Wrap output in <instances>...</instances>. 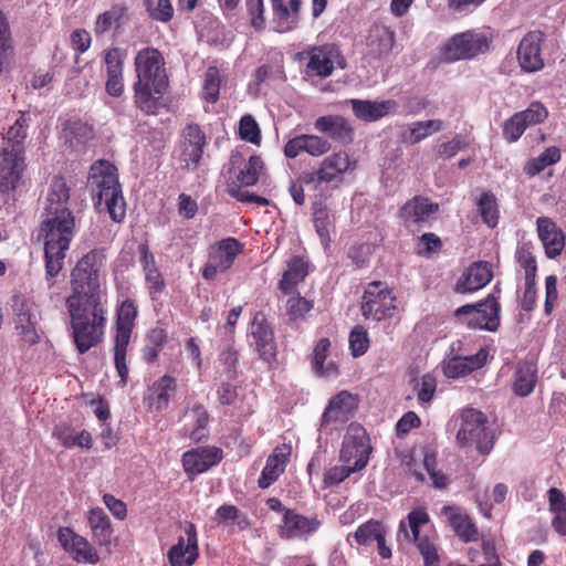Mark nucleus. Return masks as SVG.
Segmentation results:
<instances>
[{"instance_id":"43","label":"nucleus","mask_w":566,"mask_h":566,"mask_svg":"<svg viewBox=\"0 0 566 566\" xmlns=\"http://www.w3.org/2000/svg\"><path fill=\"white\" fill-rule=\"evenodd\" d=\"M562 158L560 149L556 146L547 147L542 154L537 157L528 159L524 167L523 171L528 177H534L542 172L546 167L558 163Z\"/></svg>"},{"instance_id":"57","label":"nucleus","mask_w":566,"mask_h":566,"mask_svg":"<svg viewBox=\"0 0 566 566\" xmlns=\"http://www.w3.org/2000/svg\"><path fill=\"white\" fill-rule=\"evenodd\" d=\"M240 138L254 145L261 143V130L259 124L251 115H244L239 124Z\"/></svg>"},{"instance_id":"58","label":"nucleus","mask_w":566,"mask_h":566,"mask_svg":"<svg viewBox=\"0 0 566 566\" xmlns=\"http://www.w3.org/2000/svg\"><path fill=\"white\" fill-rule=\"evenodd\" d=\"M521 114L515 113L504 122L503 138L509 143H515L526 130L525 119H522Z\"/></svg>"},{"instance_id":"53","label":"nucleus","mask_w":566,"mask_h":566,"mask_svg":"<svg viewBox=\"0 0 566 566\" xmlns=\"http://www.w3.org/2000/svg\"><path fill=\"white\" fill-rule=\"evenodd\" d=\"M144 3L153 20L166 23L174 17V8L170 0H144Z\"/></svg>"},{"instance_id":"52","label":"nucleus","mask_w":566,"mask_h":566,"mask_svg":"<svg viewBox=\"0 0 566 566\" xmlns=\"http://www.w3.org/2000/svg\"><path fill=\"white\" fill-rule=\"evenodd\" d=\"M331 346L328 338H321L313 350V363L315 371L319 375L329 376L337 373V368L334 364H331L327 368L324 367L327 358V353Z\"/></svg>"},{"instance_id":"16","label":"nucleus","mask_w":566,"mask_h":566,"mask_svg":"<svg viewBox=\"0 0 566 566\" xmlns=\"http://www.w3.org/2000/svg\"><path fill=\"white\" fill-rule=\"evenodd\" d=\"M546 36L541 30L528 31L517 46V61L521 69L527 73H535L544 69L542 44Z\"/></svg>"},{"instance_id":"27","label":"nucleus","mask_w":566,"mask_h":566,"mask_svg":"<svg viewBox=\"0 0 566 566\" xmlns=\"http://www.w3.org/2000/svg\"><path fill=\"white\" fill-rule=\"evenodd\" d=\"M492 277V266L489 262H473L458 280L454 292L460 294L475 292L488 285Z\"/></svg>"},{"instance_id":"5","label":"nucleus","mask_w":566,"mask_h":566,"mask_svg":"<svg viewBox=\"0 0 566 566\" xmlns=\"http://www.w3.org/2000/svg\"><path fill=\"white\" fill-rule=\"evenodd\" d=\"M488 417L474 408H465L454 415L448 422V429L455 430V441L460 448L475 444L481 454H489L493 449L495 437L488 427Z\"/></svg>"},{"instance_id":"25","label":"nucleus","mask_w":566,"mask_h":566,"mask_svg":"<svg viewBox=\"0 0 566 566\" xmlns=\"http://www.w3.org/2000/svg\"><path fill=\"white\" fill-rule=\"evenodd\" d=\"M536 229L545 254L548 259H555L562 254L565 248V234L562 228L548 217H538L536 219Z\"/></svg>"},{"instance_id":"56","label":"nucleus","mask_w":566,"mask_h":566,"mask_svg":"<svg viewBox=\"0 0 566 566\" xmlns=\"http://www.w3.org/2000/svg\"><path fill=\"white\" fill-rule=\"evenodd\" d=\"M442 249V241L439 235L433 232H426L418 238L416 252L420 256H431L440 252Z\"/></svg>"},{"instance_id":"23","label":"nucleus","mask_w":566,"mask_h":566,"mask_svg":"<svg viewBox=\"0 0 566 566\" xmlns=\"http://www.w3.org/2000/svg\"><path fill=\"white\" fill-rule=\"evenodd\" d=\"M395 42L394 30L385 24L375 23L366 36V56L373 60L385 59L391 53Z\"/></svg>"},{"instance_id":"21","label":"nucleus","mask_w":566,"mask_h":566,"mask_svg":"<svg viewBox=\"0 0 566 566\" xmlns=\"http://www.w3.org/2000/svg\"><path fill=\"white\" fill-rule=\"evenodd\" d=\"M439 203L429 198L415 196L407 200L398 211V218L406 228L421 227L432 214L439 211Z\"/></svg>"},{"instance_id":"42","label":"nucleus","mask_w":566,"mask_h":566,"mask_svg":"<svg viewBox=\"0 0 566 566\" xmlns=\"http://www.w3.org/2000/svg\"><path fill=\"white\" fill-rule=\"evenodd\" d=\"M443 127L441 119L419 120L409 125L408 134L402 135V140L411 145L418 144L428 136L440 132Z\"/></svg>"},{"instance_id":"15","label":"nucleus","mask_w":566,"mask_h":566,"mask_svg":"<svg viewBox=\"0 0 566 566\" xmlns=\"http://www.w3.org/2000/svg\"><path fill=\"white\" fill-rule=\"evenodd\" d=\"M12 307L18 335L30 346L38 344L41 337L38 332L39 314L35 304L23 296H14Z\"/></svg>"},{"instance_id":"54","label":"nucleus","mask_w":566,"mask_h":566,"mask_svg":"<svg viewBox=\"0 0 566 566\" xmlns=\"http://www.w3.org/2000/svg\"><path fill=\"white\" fill-rule=\"evenodd\" d=\"M314 307L313 301L302 297L300 294L291 296L286 301V314L291 321L304 319Z\"/></svg>"},{"instance_id":"29","label":"nucleus","mask_w":566,"mask_h":566,"mask_svg":"<svg viewBox=\"0 0 566 566\" xmlns=\"http://www.w3.org/2000/svg\"><path fill=\"white\" fill-rule=\"evenodd\" d=\"M291 452L292 448L286 443L274 448L272 453L268 457L265 467L259 476V488L268 489L280 478L290 461Z\"/></svg>"},{"instance_id":"13","label":"nucleus","mask_w":566,"mask_h":566,"mask_svg":"<svg viewBox=\"0 0 566 566\" xmlns=\"http://www.w3.org/2000/svg\"><path fill=\"white\" fill-rule=\"evenodd\" d=\"M491 39L482 33L465 31L453 35L443 48L447 60L472 59L489 50Z\"/></svg>"},{"instance_id":"32","label":"nucleus","mask_w":566,"mask_h":566,"mask_svg":"<svg viewBox=\"0 0 566 566\" xmlns=\"http://www.w3.org/2000/svg\"><path fill=\"white\" fill-rule=\"evenodd\" d=\"M314 127L317 132L326 134L331 139L342 144L353 140L354 128L349 122L339 115H325L316 118Z\"/></svg>"},{"instance_id":"64","label":"nucleus","mask_w":566,"mask_h":566,"mask_svg":"<svg viewBox=\"0 0 566 566\" xmlns=\"http://www.w3.org/2000/svg\"><path fill=\"white\" fill-rule=\"evenodd\" d=\"M468 147L465 137L461 134H457L452 139L442 143L438 147V156L443 159H450L454 157L460 150Z\"/></svg>"},{"instance_id":"12","label":"nucleus","mask_w":566,"mask_h":566,"mask_svg":"<svg viewBox=\"0 0 566 566\" xmlns=\"http://www.w3.org/2000/svg\"><path fill=\"white\" fill-rule=\"evenodd\" d=\"M371 451L370 439L365 428L358 423H350L342 443L339 461L363 470L369 461Z\"/></svg>"},{"instance_id":"38","label":"nucleus","mask_w":566,"mask_h":566,"mask_svg":"<svg viewBox=\"0 0 566 566\" xmlns=\"http://www.w3.org/2000/svg\"><path fill=\"white\" fill-rule=\"evenodd\" d=\"M128 8L125 3H116L108 10L99 13L94 24L96 35H102L111 30L118 31L127 19Z\"/></svg>"},{"instance_id":"14","label":"nucleus","mask_w":566,"mask_h":566,"mask_svg":"<svg viewBox=\"0 0 566 566\" xmlns=\"http://www.w3.org/2000/svg\"><path fill=\"white\" fill-rule=\"evenodd\" d=\"M179 161L182 170L193 171L198 168L207 145L205 132L198 124H188L180 135Z\"/></svg>"},{"instance_id":"63","label":"nucleus","mask_w":566,"mask_h":566,"mask_svg":"<svg viewBox=\"0 0 566 566\" xmlns=\"http://www.w3.org/2000/svg\"><path fill=\"white\" fill-rule=\"evenodd\" d=\"M64 130L78 142H85L93 136L92 126L78 118L69 119L64 125Z\"/></svg>"},{"instance_id":"9","label":"nucleus","mask_w":566,"mask_h":566,"mask_svg":"<svg viewBox=\"0 0 566 566\" xmlns=\"http://www.w3.org/2000/svg\"><path fill=\"white\" fill-rule=\"evenodd\" d=\"M501 304L493 294L475 304H465L458 307L454 316L461 318L467 327L471 329H484L496 332L500 326Z\"/></svg>"},{"instance_id":"45","label":"nucleus","mask_w":566,"mask_h":566,"mask_svg":"<svg viewBox=\"0 0 566 566\" xmlns=\"http://www.w3.org/2000/svg\"><path fill=\"white\" fill-rule=\"evenodd\" d=\"M387 531L382 522L369 520L357 527L353 534L358 545L371 546L377 539H381V535H386Z\"/></svg>"},{"instance_id":"39","label":"nucleus","mask_w":566,"mask_h":566,"mask_svg":"<svg viewBox=\"0 0 566 566\" xmlns=\"http://www.w3.org/2000/svg\"><path fill=\"white\" fill-rule=\"evenodd\" d=\"M88 524L92 536L101 546H107L112 542L113 527L109 517L103 509H92L88 513Z\"/></svg>"},{"instance_id":"35","label":"nucleus","mask_w":566,"mask_h":566,"mask_svg":"<svg viewBox=\"0 0 566 566\" xmlns=\"http://www.w3.org/2000/svg\"><path fill=\"white\" fill-rule=\"evenodd\" d=\"M442 513L448 517L449 525L462 542L470 543L479 539V530L468 514L453 506H443Z\"/></svg>"},{"instance_id":"28","label":"nucleus","mask_w":566,"mask_h":566,"mask_svg":"<svg viewBox=\"0 0 566 566\" xmlns=\"http://www.w3.org/2000/svg\"><path fill=\"white\" fill-rule=\"evenodd\" d=\"M138 253L149 296L155 301L165 291L166 281L156 264L155 255L149 251L146 243L138 245Z\"/></svg>"},{"instance_id":"33","label":"nucleus","mask_w":566,"mask_h":566,"mask_svg":"<svg viewBox=\"0 0 566 566\" xmlns=\"http://www.w3.org/2000/svg\"><path fill=\"white\" fill-rule=\"evenodd\" d=\"M488 350L481 348L476 354L471 356H454L443 364V374L448 378L457 379L471 374L483 367L488 359Z\"/></svg>"},{"instance_id":"26","label":"nucleus","mask_w":566,"mask_h":566,"mask_svg":"<svg viewBox=\"0 0 566 566\" xmlns=\"http://www.w3.org/2000/svg\"><path fill=\"white\" fill-rule=\"evenodd\" d=\"M251 334L260 358L269 363L273 360L276 355L274 333L269 325L264 313L258 312L254 315L251 325Z\"/></svg>"},{"instance_id":"36","label":"nucleus","mask_w":566,"mask_h":566,"mask_svg":"<svg viewBox=\"0 0 566 566\" xmlns=\"http://www.w3.org/2000/svg\"><path fill=\"white\" fill-rule=\"evenodd\" d=\"M537 384V366L531 360H521L513 375L512 390L517 397L530 396Z\"/></svg>"},{"instance_id":"37","label":"nucleus","mask_w":566,"mask_h":566,"mask_svg":"<svg viewBox=\"0 0 566 566\" xmlns=\"http://www.w3.org/2000/svg\"><path fill=\"white\" fill-rule=\"evenodd\" d=\"M271 6L273 20L280 32H287L296 28L301 0H289V4H285L283 0H271Z\"/></svg>"},{"instance_id":"10","label":"nucleus","mask_w":566,"mask_h":566,"mask_svg":"<svg viewBox=\"0 0 566 566\" xmlns=\"http://www.w3.org/2000/svg\"><path fill=\"white\" fill-rule=\"evenodd\" d=\"M244 245L235 238H224L208 248V260L201 275L212 282L219 273H226L234 264L235 259L243 252Z\"/></svg>"},{"instance_id":"8","label":"nucleus","mask_w":566,"mask_h":566,"mask_svg":"<svg viewBox=\"0 0 566 566\" xmlns=\"http://www.w3.org/2000/svg\"><path fill=\"white\" fill-rule=\"evenodd\" d=\"M360 310L366 319L380 322L391 318L397 310L396 296L387 283L373 281L365 287Z\"/></svg>"},{"instance_id":"20","label":"nucleus","mask_w":566,"mask_h":566,"mask_svg":"<svg viewBox=\"0 0 566 566\" xmlns=\"http://www.w3.org/2000/svg\"><path fill=\"white\" fill-rule=\"evenodd\" d=\"M25 170V156L0 153V195L14 192L23 184Z\"/></svg>"},{"instance_id":"46","label":"nucleus","mask_w":566,"mask_h":566,"mask_svg":"<svg viewBox=\"0 0 566 566\" xmlns=\"http://www.w3.org/2000/svg\"><path fill=\"white\" fill-rule=\"evenodd\" d=\"M151 389L155 394L153 405L157 410H164L168 407L171 395L177 390V381L172 376L164 375L154 382Z\"/></svg>"},{"instance_id":"4","label":"nucleus","mask_w":566,"mask_h":566,"mask_svg":"<svg viewBox=\"0 0 566 566\" xmlns=\"http://www.w3.org/2000/svg\"><path fill=\"white\" fill-rule=\"evenodd\" d=\"M88 184L96 205L104 202L111 219L122 222L126 217V202L116 166L104 159L95 161L90 169Z\"/></svg>"},{"instance_id":"19","label":"nucleus","mask_w":566,"mask_h":566,"mask_svg":"<svg viewBox=\"0 0 566 566\" xmlns=\"http://www.w3.org/2000/svg\"><path fill=\"white\" fill-rule=\"evenodd\" d=\"M185 535L179 536L178 542L168 551L167 557L171 566H191L199 556V545L196 525L186 522Z\"/></svg>"},{"instance_id":"50","label":"nucleus","mask_w":566,"mask_h":566,"mask_svg":"<svg viewBox=\"0 0 566 566\" xmlns=\"http://www.w3.org/2000/svg\"><path fill=\"white\" fill-rule=\"evenodd\" d=\"M195 421V427L190 432V439L199 443L208 438L209 412L206 407L199 402L195 403L189 410Z\"/></svg>"},{"instance_id":"59","label":"nucleus","mask_w":566,"mask_h":566,"mask_svg":"<svg viewBox=\"0 0 566 566\" xmlns=\"http://www.w3.org/2000/svg\"><path fill=\"white\" fill-rule=\"evenodd\" d=\"M245 10L250 19L251 27L256 30H263L265 27V7L263 0H245Z\"/></svg>"},{"instance_id":"61","label":"nucleus","mask_w":566,"mask_h":566,"mask_svg":"<svg viewBox=\"0 0 566 566\" xmlns=\"http://www.w3.org/2000/svg\"><path fill=\"white\" fill-rule=\"evenodd\" d=\"M359 471L354 465L349 463H343V465H335L333 468H329L324 473L323 482L325 486H332L339 484L345 479H347L352 473Z\"/></svg>"},{"instance_id":"7","label":"nucleus","mask_w":566,"mask_h":566,"mask_svg":"<svg viewBox=\"0 0 566 566\" xmlns=\"http://www.w3.org/2000/svg\"><path fill=\"white\" fill-rule=\"evenodd\" d=\"M138 308L130 298L124 300L116 310L115 336H114V363L119 385L126 386L128 379L127 348L135 328Z\"/></svg>"},{"instance_id":"55","label":"nucleus","mask_w":566,"mask_h":566,"mask_svg":"<svg viewBox=\"0 0 566 566\" xmlns=\"http://www.w3.org/2000/svg\"><path fill=\"white\" fill-rule=\"evenodd\" d=\"M219 360L223 366L224 373L229 379L238 377L239 352L233 344H227L219 354Z\"/></svg>"},{"instance_id":"49","label":"nucleus","mask_w":566,"mask_h":566,"mask_svg":"<svg viewBox=\"0 0 566 566\" xmlns=\"http://www.w3.org/2000/svg\"><path fill=\"white\" fill-rule=\"evenodd\" d=\"M222 76L220 70L211 65L206 70L201 97L209 104H214L219 99Z\"/></svg>"},{"instance_id":"62","label":"nucleus","mask_w":566,"mask_h":566,"mask_svg":"<svg viewBox=\"0 0 566 566\" xmlns=\"http://www.w3.org/2000/svg\"><path fill=\"white\" fill-rule=\"evenodd\" d=\"M517 113L521 114L522 119H525L526 127L541 124L548 116L547 108L539 102H533L526 109Z\"/></svg>"},{"instance_id":"48","label":"nucleus","mask_w":566,"mask_h":566,"mask_svg":"<svg viewBox=\"0 0 566 566\" xmlns=\"http://www.w3.org/2000/svg\"><path fill=\"white\" fill-rule=\"evenodd\" d=\"M265 169L264 161L259 155H252L237 175L240 186L251 187L258 184Z\"/></svg>"},{"instance_id":"22","label":"nucleus","mask_w":566,"mask_h":566,"mask_svg":"<svg viewBox=\"0 0 566 566\" xmlns=\"http://www.w3.org/2000/svg\"><path fill=\"white\" fill-rule=\"evenodd\" d=\"M322 525L317 516L307 517L294 510L285 511L280 525V535L285 539H306Z\"/></svg>"},{"instance_id":"60","label":"nucleus","mask_w":566,"mask_h":566,"mask_svg":"<svg viewBox=\"0 0 566 566\" xmlns=\"http://www.w3.org/2000/svg\"><path fill=\"white\" fill-rule=\"evenodd\" d=\"M369 347V338L367 331L357 325L353 328L349 335V348L354 357L363 356Z\"/></svg>"},{"instance_id":"2","label":"nucleus","mask_w":566,"mask_h":566,"mask_svg":"<svg viewBox=\"0 0 566 566\" xmlns=\"http://www.w3.org/2000/svg\"><path fill=\"white\" fill-rule=\"evenodd\" d=\"M137 80L133 84L134 104L146 116L159 114L169 86L166 62L158 49L145 48L135 56Z\"/></svg>"},{"instance_id":"3","label":"nucleus","mask_w":566,"mask_h":566,"mask_svg":"<svg viewBox=\"0 0 566 566\" xmlns=\"http://www.w3.org/2000/svg\"><path fill=\"white\" fill-rule=\"evenodd\" d=\"M106 261L105 250L93 249L84 254L71 271V294L66 306L104 305L101 289V271Z\"/></svg>"},{"instance_id":"40","label":"nucleus","mask_w":566,"mask_h":566,"mask_svg":"<svg viewBox=\"0 0 566 566\" xmlns=\"http://www.w3.org/2000/svg\"><path fill=\"white\" fill-rule=\"evenodd\" d=\"M307 275V263L301 256H293L287 262V269L283 273L279 283V287L284 294H289L292 290L304 281Z\"/></svg>"},{"instance_id":"51","label":"nucleus","mask_w":566,"mask_h":566,"mask_svg":"<svg viewBox=\"0 0 566 566\" xmlns=\"http://www.w3.org/2000/svg\"><path fill=\"white\" fill-rule=\"evenodd\" d=\"M53 437L61 440L62 446L65 449H70L73 447L91 449L93 444L92 436L86 430H83L77 434H70L66 433V430L64 428L56 427L53 431Z\"/></svg>"},{"instance_id":"18","label":"nucleus","mask_w":566,"mask_h":566,"mask_svg":"<svg viewBox=\"0 0 566 566\" xmlns=\"http://www.w3.org/2000/svg\"><path fill=\"white\" fill-rule=\"evenodd\" d=\"M57 541L65 552L77 563L95 565L99 562L96 548L70 527H60Z\"/></svg>"},{"instance_id":"47","label":"nucleus","mask_w":566,"mask_h":566,"mask_svg":"<svg viewBox=\"0 0 566 566\" xmlns=\"http://www.w3.org/2000/svg\"><path fill=\"white\" fill-rule=\"evenodd\" d=\"M476 206L483 223L490 228H495L499 223L500 211L497 200L491 191H484L476 201Z\"/></svg>"},{"instance_id":"17","label":"nucleus","mask_w":566,"mask_h":566,"mask_svg":"<svg viewBox=\"0 0 566 566\" xmlns=\"http://www.w3.org/2000/svg\"><path fill=\"white\" fill-rule=\"evenodd\" d=\"M223 459L221 448L198 447L186 451L181 457L182 468L190 480L218 465Z\"/></svg>"},{"instance_id":"41","label":"nucleus","mask_w":566,"mask_h":566,"mask_svg":"<svg viewBox=\"0 0 566 566\" xmlns=\"http://www.w3.org/2000/svg\"><path fill=\"white\" fill-rule=\"evenodd\" d=\"M429 521V514L424 509H415L409 512L407 521L400 522L398 534H402L406 541L418 544L423 538L419 534V527L428 524Z\"/></svg>"},{"instance_id":"6","label":"nucleus","mask_w":566,"mask_h":566,"mask_svg":"<svg viewBox=\"0 0 566 566\" xmlns=\"http://www.w3.org/2000/svg\"><path fill=\"white\" fill-rule=\"evenodd\" d=\"M75 347L80 354L97 346L104 337L106 308L104 305L66 306Z\"/></svg>"},{"instance_id":"1","label":"nucleus","mask_w":566,"mask_h":566,"mask_svg":"<svg viewBox=\"0 0 566 566\" xmlns=\"http://www.w3.org/2000/svg\"><path fill=\"white\" fill-rule=\"evenodd\" d=\"M70 187L63 176H54L45 197L38 240L43 241L44 271L49 289L64 268L75 235V217L69 207Z\"/></svg>"},{"instance_id":"44","label":"nucleus","mask_w":566,"mask_h":566,"mask_svg":"<svg viewBox=\"0 0 566 566\" xmlns=\"http://www.w3.org/2000/svg\"><path fill=\"white\" fill-rule=\"evenodd\" d=\"M315 230L322 244L326 248L331 242V232L334 230V220L328 208L323 203H316L313 211Z\"/></svg>"},{"instance_id":"34","label":"nucleus","mask_w":566,"mask_h":566,"mask_svg":"<svg viewBox=\"0 0 566 566\" xmlns=\"http://www.w3.org/2000/svg\"><path fill=\"white\" fill-rule=\"evenodd\" d=\"M29 118L24 113L15 119L3 135L0 153L25 156V139L28 137Z\"/></svg>"},{"instance_id":"31","label":"nucleus","mask_w":566,"mask_h":566,"mask_svg":"<svg viewBox=\"0 0 566 566\" xmlns=\"http://www.w3.org/2000/svg\"><path fill=\"white\" fill-rule=\"evenodd\" d=\"M352 109L354 115L364 122L370 123L381 119L382 117L395 113L398 104L395 99L386 101H368V99H352Z\"/></svg>"},{"instance_id":"24","label":"nucleus","mask_w":566,"mask_h":566,"mask_svg":"<svg viewBox=\"0 0 566 566\" xmlns=\"http://www.w3.org/2000/svg\"><path fill=\"white\" fill-rule=\"evenodd\" d=\"M356 166L357 161L342 149L324 157L318 165L326 185L342 182L345 174L354 171Z\"/></svg>"},{"instance_id":"30","label":"nucleus","mask_w":566,"mask_h":566,"mask_svg":"<svg viewBox=\"0 0 566 566\" xmlns=\"http://www.w3.org/2000/svg\"><path fill=\"white\" fill-rule=\"evenodd\" d=\"M357 408V400L354 395L343 390L331 398L322 417V423H344Z\"/></svg>"},{"instance_id":"11","label":"nucleus","mask_w":566,"mask_h":566,"mask_svg":"<svg viewBox=\"0 0 566 566\" xmlns=\"http://www.w3.org/2000/svg\"><path fill=\"white\" fill-rule=\"evenodd\" d=\"M300 56L307 61L306 75L319 78H326L333 74L336 67L344 70L347 65L340 50L333 43L312 46L300 53Z\"/></svg>"}]
</instances>
